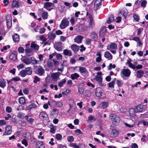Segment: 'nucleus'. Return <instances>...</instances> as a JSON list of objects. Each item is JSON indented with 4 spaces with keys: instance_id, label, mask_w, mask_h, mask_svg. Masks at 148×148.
<instances>
[{
    "instance_id": "obj_1",
    "label": "nucleus",
    "mask_w": 148,
    "mask_h": 148,
    "mask_svg": "<svg viewBox=\"0 0 148 148\" xmlns=\"http://www.w3.org/2000/svg\"><path fill=\"white\" fill-rule=\"evenodd\" d=\"M95 95L97 97L99 98H102L104 96L103 90L101 87H97L94 89Z\"/></svg>"
},
{
    "instance_id": "obj_2",
    "label": "nucleus",
    "mask_w": 148,
    "mask_h": 148,
    "mask_svg": "<svg viewBox=\"0 0 148 148\" xmlns=\"http://www.w3.org/2000/svg\"><path fill=\"white\" fill-rule=\"evenodd\" d=\"M110 117L113 124L116 125L120 122V118L116 115L114 114H111L110 115Z\"/></svg>"
},
{
    "instance_id": "obj_3",
    "label": "nucleus",
    "mask_w": 148,
    "mask_h": 148,
    "mask_svg": "<svg viewBox=\"0 0 148 148\" xmlns=\"http://www.w3.org/2000/svg\"><path fill=\"white\" fill-rule=\"evenodd\" d=\"M69 24V22L67 19L64 18L62 20L60 25V27L61 29H63L67 27Z\"/></svg>"
},
{
    "instance_id": "obj_4",
    "label": "nucleus",
    "mask_w": 148,
    "mask_h": 148,
    "mask_svg": "<svg viewBox=\"0 0 148 148\" xmlns=\"http://www.w3.org/2000/svg\"><path fill=\"white\" fill-rule=\"evenodd\" d=\"M131 73V71L128 69H123L121 70V74L123 78L124 77H128L130 76Z\"/></svg>"
},
{
    "instance_id": "obj_5",
    "label": "nucleus",
    "mask_w": 148,
    "mask_h": 148,
    "mask_svg": "<svg viewBox=\"0 0 148 148\" xmlns=\"http://www.w3.org/2000/svg\"><path fill=\"white\" fill-rule=\"evenodd\" d=\"M145 106L140 104L138 105L135 107L136 112H143L145 110Z\"/></svg>"
},
{
    "instance_id": "obj_6",
    "label": "nucleus",
    "mask_w": 148,
    "mask_h": 148,
    "mask_svg": "<svg viewBox=\"0 0 148 148\" xmlns=\"http://www.w3.org/2000/svg\"><path fill=\"white\" fill-rule=\"evenodd\" d=\"M107 32L106 29L105 27H102L99 31V36L100 37H103Z\"/></svg>"
},
{
    "instance_id": "obj_7",
    "label": "nucleus",
    "mask_w": 148,
    "mask_h": 148,
    "mask_svg": "<svg viewBox=\"0 0 148 148\" xmlns=\"http://www.w3.org/2000/svg\"><path fill=\"white\" fill-rule=\"evenodd\" d=\"M88 18L90 20L89 26L90 27L92 28L95 25V23L91 13L89 14Z\"/></svg>"
},
{
    "instance_id": "obj_8",
    "label": "nucleus",
    "mask_w": 148,
    "mask_h": 148,
    "mask_svg": "<svg viewBox=\"0 0 148 148\" xmlns=\"http://www.w3.org/2000/svg\"><path fill=\"white\" fill-rule=\"evenodd\" d=\"M17 52L16 51H14L10 54L9 58L11 60H15L17 58Z\"/></svg>"
},
{
    "instance_id": "obj_9",
    "label": "nucleus",
    "mask_w": 148,
    "mask_h": 148,
    "mask_svg": "<svg viewBox=\"0 0 148 148\" xmlns=\"http://www.w3.org/2000/svg\"><path fill=\"white\" fill-rule=\"evenodd\" d=\"M102 4V3H100L98 0H96L94 3V10H97L98 9L100 8V6Z\"/></svg>"
},
{
    "instance_id": "obj_10",
    "label": "nucleus",
    "mask_w": 148,
    "mask_h": 148,
    "mask_svg": "<svg viewBox=\"0 0 148 148\" xmlns=\"http://www.w3.org/2000/svg\"><path fill=\"white\" fill-rule=\"evenodd\" d=\"M25 119L31 125H32L34 121V119L31 117L30 116L27 115L25 116Z\"/></svg>"
},
{
    "instance_id": "obj_11",
    "label": "nucleus",
    "mask_w": 148,
    "mask_h": 148,
    "mask_svg": "<svg viewBox=\"0 0 148 148\" xmlns=\"http://www.w3.org/2000/svg\"><path fill=\"white\" fill-rule=\"evenodd\" d=\"M117 46L116 43L114 42H111L107 46V49L110 50V49H115L117 48Z\"/></svg>"
},
{
    "instance_id": "obj_12",
    "label": "nucleus",
    "mask_w": 148,
    "mask_h": 148,
    "mask_svg": "<svg viewBox=\"0 0 148 148\" xmlns=\"http://www.w3.org/2000/svg\"><path fill=\"white\" fill-rule=\"evenodd\" d=\"M5 130L6 132H5L4 133L3 135H7L11 134L12 132L11 130V127L10 126L6 125L5 127Z\"/></svg>"
},
{
    "instance_id": "obj_13",
    "label": "nucleus",
    "mask_w": 148,
    "mask_h": 148,
    "mask_svg": "<svg viewBox=\"0 0 148 148\" xmlns=\"http://www.w3.org/2000/svg\"><path fill=\"white\" fill-rule=\"evenodd\" d=\"M90 36L92 41H97L98 39V36L95 32H92Z\"/></svg>"
},
{
    "instance_id": "obj_14",
    "label": "nucleus",
    "mask_w": 148,
    "mask_h": 148,
    "mask_svg": "<svg viewBox=\"0 0 148 148\" xmlns=\"http://www.w3.org/2000/svg\"><path fill=\"white\" fill-rule=\"evenodd\" d=\"M83 38V37L82 36L78 35L74 38V41L75 42L79 43L81 42Z\"/></svg>"
},
{
    "instance_id": "obj_15",
    "label": "nucleus",
    "mask_w": 148,
    "mask_h": 148,
    "mask_svg": "<svg viewBox=\"0 0 148 148\" xmlns=\"http://www.w3.org/2000/svg\"><path fill=\"white\" fill-rule=\"evenodd\" d=\"M119 13L121 14L125 18H126L128 14L127 11L126 9H122L120 10Z\"/></svg>"
},
{
    "instance_id": "obj_16",
    "label": "nucleus",
    "mask_w": 148,
    "mask_h": 148,
    "mask_svg": "<svg viewBox=\"0 0 148 148\" xmlns=\"http://www.w3.org/2000/svg\"><path fill=\"white\" fill-rule=\"evenodd\" d=\"M47 36L49 40H53L56 37L55 34L51 32L49 33Z\"/></svg>"
},
{
    "instance_id": "obj_17",
    "label": "nucleus",
    "mask_w": 148,
    "mask_h": 148,
    "mask_svg": "<svg viewBox=\"0 0 148 148\" xmlns=\"http://www.w3.org/2000/svg\"><path fill=\"white\" fill-rule=\"evenodd\" d=\"M12 38L13 40L15 42H18L19 41V36L17 34H16L13 35L12 36Z\"/></svg>"
},
{
    "instance_id": "obj_18",
    "label": "nucleus",
    "mask_w": 148,
    "mask_h": 148,
    "mask_svg": "<svg viewBox=\"0 0 148 148\" xmlns=\"http://www.w3.org/2000/svg\"><path fill=\"white\" fill-rule=\"evenodd\" d=\"M109 103L108 102H103L101 103L99 105V107L102 109H105L108 106Z\"/></svg>"
},
{
    "instance_id": "obj_19",
    "label": "nucleus",
    "mask_w": 148,
    "mask_h": 148,
    "mask_svg": "<svg viewBox=\"0 0 148 148\" xmlns=\"http://www.w3.org/2000/svg\"><path fill=\"white\" fill-rule=\"evenodd\" d=\"M144 74V72L143 70H139L137 71L136 75L138 78H140Z\"/></svg>"
},
{
    "instance_id": "obj_20",
    "label": "nucleus",
    "mask_w": 148,
    "mask_h": 148,
    "mask_svg": "<svg viewBox=\"0 0 148 148\" xmlns=\"http://www.w3.org/2000/svg\"><path fill=\"white\" fill-rule=\"evenodd\" d=\"M79 71L81 73H85L87 74L88 73V71L87 69L83 66L79 67Z\"/></svg>"
},
{
    "instance_id": "obj_21",
    "label": "nucleus",
    "mask_w": 148,
    "mask_h": 148,
    "mask_svg": "<svg viewBox=\"0 0 148 148\" xmlns=\"http://www.w3.org/2000/svg\"><path fill=\"white\" fill-rule=\"evenodd\" d=\"M118 132L116 129H112L110 134L111 136L112 137H116L119 134Z\"/></svg>"
},
{
    "instance_id": "obj_22",
    "label": "nucleus",
    "mask_w": 148,
    "mask_h": 148,
    "mask_svg": "<svg viewBox=\"0 0 148 148\" xmlns=\"http://www.w3.org/2000/svg\"><path fill=\"white\" fill-rule=\"evenodd\" d=\"M7 17L6 16V25L8 28H10L12 26V21L11 19H7Z\"/></svg>"
},
{
    "instance_id": "obj_23",
    "label": "nucleus",
    "mask_w": 148,
    "mask_h": 148,
    "mask_svg": "<svg viewBox=\"0 0 148 148\" xmlns=\"http://www.w3.org/2000/svg\"><path fill=\"white\" fill-rule=\"evenodd\" d=\"M31 47L36 50H38L39 49V46L36 44L34 42H32L31 43Z\"/></svg>"
},
{
    "instance_id": "obj_24",
    "label": "nucleus",
    "mask_w": 148,
    "mask_h": 148,
    "mask_svg": "<svg viewBox=\"0 0 148 148\" xmlns=\"http://www.w3.org/2000/svg\"><path fill=\"white\" fill-rule=\"evenodd\" d=\"M95 79L97 82H98L100 85L101 84L102 82V77L101 76H99L96 75L95 77Z\"/></svg>"
},
{
    "instance_id": "obj_25",
    "label": "nucleus",
    "mask_w": 148,
    "mask_h": 148,
    "mask_svg": "<svg viewBox=\"0 0 148 148\" xmlns=\"http://www.w3.org/2000/svg\"><path fill=\"white\" fill-rule=\"evenodd\" d=\"M104 57L108 60H110L112 59V56L109 51H106L104 54Z\"/></svg>"
},
{
    "instance_id": "obj_26",
    "label": "nucleus",
    "mask_w": 148,
    "mask_h": 148,
    "mask_svg": "<svg viewBox=\"0 0 148 148\" xmlns=\"http://www.w3.org/2000/svg\"><path fill=\"white\" fill-rule=\"evenodd\" d=\"M32 51L31 48L27 47L25 49V53L26 55L27 56H30L32 55V54H30V53H32Z\"/></svg>"
},
{
    "instance_id": "obj_27",
    "label": "nucleus",
    "mask_w": 148,
    "mask_h": 148,
    "mask_svg": "<svg viewBox=\"0 0 148 148\" xmlns=\"http://www.w3.org/2000/svg\"><path fill=\"white\" fill-rule=\"evenodd\" d=\"M53 5H54L53 3L47 2L44 3L43 5V7L45 9H47V8H49Z\"/></svg>"
},
{
    "instance_id": "obj_28",
    "label": "nucleus",
    "mask_w": 148,
    "mask_h": 148,
    "mask_svg": "<svg viewBox=\"0 0 148 148\" xmlns=\"http://www.w3.org/2000/svg\"><path fill=\"white\" fill-rule=\"evenodd\" d=\"M37 72L38 74L40 75L41 76L45 73V70L41 66H40L38 68Z\"/></svg>"
},
{
    "instance_id": "obj_29",
    "label": "nucleus",
    "mask_w": 148,
    "mask_h": 148,
    "mask_svg": "<svg viewBox=\"0 0 148 148\" xmlns=\"http://www.w3.org/2000/svg\"><path fill=\"white\" fill-rule=\"evenodd\" d=\"M23 62L26 64H29L31 63V60L28 58L26 57L23 58Z\"/></svg>"
},
{
    "instance_id": "obj_30",
    "label": "nucleus",
    "mask_w": 148,
    "mask_h": 148,
    "mask_svg": "<svg viewBox=\"0 0 148 148\" xmlns=\"http://www.w3.org/2000/svg\"><path fill=\"white\" fill-rule=\"evenodd\" d=\"M69 147L74 148H80V147L79 146H82V144L81 143H79L78 145H77L75 143H70L69 144Z\"/></svg>"
},
{
    "instance_id": "obj_31",
    "label": "nucleus",
    "mask_w": 148,
    "mask_h": 148,
    "mask_svg": "<svg viewBox=\"0 0 148 148\" xmlns=\"http://www.w3.org/2000/svg\"><path fill=\"white\" fill-rule=\"evenodd\" d=\"M19 2L16 1V0H13L12 3V5L13 8H18L19 6Z\"/></svg>"
},
{
    "instance_id": "obj_32",
    "label": "nucleus",
    "mask_w": 148,
    "mask_h": 148,
    "mask_svg": "<svg viewBox=\"0 0 148 148\" xmlns=\"http://www.w3.org/2000/svg\"><path fill=\"white\" fill-rule=\"evenodd\" d=\"M71 49L74 51H77L79 49V46L75 45H71Z\"/></svg>"
},
{
    "instance_id": "obj_33",
    "label": "nucleus",
    "mask_w": 148,
    "mask_h": 148,
    "mask_svg": "<svg viewBox=\"0 0 148 148\" xmlns=\"http://www.w3.org/2000/svg\"><path fill=\"white\" fill-rule=\"evenodd\" d=\"M63 53L64 55L68 56H70L72 55L71 51L67 49H65L63 50Z\"/></svg>"
},
{
    "instance_id": "obj_34",
    "label": "nucleus",
    "mask_w": 148,
    "mask_h": 148,
    "mask_svg": "<svg viewBox=\"0 0 148 148\" xmlns=\"http://www.w3.org/2000/svg\"><path fill=\"white\" fill-rule=\"evenodd\" d=\"M79 75L77 73H75L72 74L71 75V77L72 80L75 79H77V78L79 77Z\"/></svg>"
},
{
    "instance_id": "obj_35",
    "label": "nucleus",
    "mask_w": 148,
    "mask_h": 148,
    "mask_svg": "<svg viewBox=\"0 0 148 148\" xmlns=\"http://www.w3.org/2000/svg\"><path fill=\"white\" fill-rule=\"evenodd\" d=\"M114 20L113 15L111 14L108 18V20L107 21V23L108 24H110L112 22L114 21Z\"/></svg>"
},
{
    "instance_id": "obj_36",
    "label": "nucleus",
    "mask_w": 148,
    "mask_h": 148,
    "mask_svg": "<svg viewBox=\"0 0 148 148\" xmlns=\"http://www.w3.org/2000/svg\"><path fill=\"white\" fill-rule=\"evenodd\" d=\"M47 114L46 113L44 112H40L39 116L40 118L41 119H43L46 117Z\"/></svg>"
},
{
    "instance_id": "obj_37",
    "label": "nucleus",
    "mask_w": 148,
    "mask_h": 148,
    "mask_svg": "<svg viewBox=\"0 0 148 148\" xmlns=\"http://www.w3.org/2000/svg\"><path fill=\"white\" fill-rule=\"evenodd\" d=\"M116 78H114V80L108 84V87L110 88H114V84L115 82V80Z\"/></svg>"
},
{
    "instance_id": "obj_38",
    "label": "nucleus",
    "mask_w": 148,
    "mask_h": 148,
    "mask_svg": "<svg viewBox=\"0 0 148 148\" xmlns=\"http://www.w3.org/2000/svg\"><path fill=\"white\" fill-rule=\"evenodd\" d=\"M26 74L28 75H30L32 73V69L30 67H28L25 69Z\"/></svg>"
},
{
    "instance_id": "obj_39",
    "label": "nucleus",
    "mask_w": 148,
    "mask_h": 148,
    "mask_svg": "<svg viewBox=\"0 0 148 148\" xmlns=\"http://www.w3.org/2000/svg\"><path fill=\"white\" fill-rule=\"evenodd\" d=\"M37 106L35 104L32 103L29 106H27L26 107V108L27 110H29L32 108H35Z\"/></svg>"
},
{
    "instance_id": "obj_40",
    "label": "nucleus",
    "mask_w": 148,
    "mask_h": 148,
    "mask_svg": "<svg viewBox=\"0 0 148 148\" xmlns=\"http://www.w3.org/2000/svg\"><path fill=\"white\" fill-rule=\"evenodd\" d=\"M18 102L20 104L24 105L25 102L24 97H21L19 99Z\"/></svg>"
},
{
    "instance_id": "obj_41",
    "label": "nucleus",
    "mask_w": 148,
    "mask_h": 148,
    "mask_svg": "<svg viewBox=\"0 0 148 148\" xmlns=\"http://www.w3.org/2000/svg\"><path fill=\"white\" fill-rule=\"evenodd\" d=\"M127 63L128 64L129 66L131 68L134 69H135L136 66L132 64L131 62V60H127Z\"/></svg>"
},
{
    "instance_id": "obj_42",
    "label": "nucleus",
    "mask_w": 148,
    "mask_h": 148,
    "mask_svg": "<svg viewBox=\"0 0 148 148\" xmlns=\"http://www.w3.org/2000/svg\"><path fill=\"white\" fill-rule=\"evenodd\" d=\"M6 82L4 79H3L0 82V87L4 88L6 86Z\"/></svg>"
},
{
    "instance_id": "obj_43",
    "label": "nucleus",
    "mask_w": 148,
    "mask_h": 148,
    "mask_svg": "<svg viewBox=\"0 0 148 148\" xmlns=\"http://www.w3.org/2000/svg\"><path fill=\"white\" fill-rule=\"evenodd\" d=\"M25 114L21 112H19L17 114V116L20 119H23L25 118Z\"/></svg>"
},
{
    "instance_id": "obj_44",
    "label": "nucleus",
    "mask_w": 148,
    "mask_h": 148,
    "mask_svg": "<svg viewBox=\"0 0 148 148\" xmlns=\"http://www.w3.org/2000/svg\"><path fill=\"white\" fill-rule=\"evenodd\" d=\"M50 126V133L53 134H55L56 132V127L54 126L53 125H51Z\"/></svg>"
},
{
    "instance_id": "obj_45",
    "label": "nucleus",
    "mask_w": 148,
    "mask_h": 148,
    "mask_svg": "<svg viewBox=\"0 0 148 148\" xmlns=\"http://www.w3.org/2000/svg\"><path fill=\"white\" fill-rule=\"evenodd\" d=\"M116 81V84L119 88L120 87L122 86L123 84V82L121 80H117Z\"/></svg>"
},
{
    "instance_id": "obj_46",
    "label": "nucleus",
    "mask_w": 148,
    "mask_h": 148,
    "mask_svg": "<svg viewBox=\"0 0 148 148\" xmlns=\"http://www.w3.org/2000/svg\"><path fill=\"white\" fill-rule=\"evenodd\" d=\"M43 144L42 141H38L36 142V148H40V147H41Z\"/></svg>"
},
{
    "instance_id": "obj_47",
    "label": "nucleus",
    "mask_w": 148,
    "mask_h": 148,
    "mask_svg": "<svg viewBox=\"0 0 148 148\" xmlns=\"http://www.w3.org/2000/svg\"><path fill=\"white\" fill-rule=\"evenodd\" d=\"M66 82V79H63L60 82L58 83V85L60 87H61L63 86V84H65Z\"/></svg>"
},
{
    "instance_id": "obj_48",
    "label": "nucleus",
    "mask_w": 148,
    "mask_h": 148,
    "mask_svg": "<svg viewBox=\"0 0 148 148\" xmlns=\"http://www.w3.org/2000/svg\"><path fill=\"white\" fill-rule=\"evenodd\" d=\"M129 112L130 115L131 116L134 115L135 112H136V111L135 110V108L134 109L132 108H130L129 110Z\"/></svg>"
},
{
    "instance_id": "obj_49",
    "label": "nucleus",
    "mask_w": 148,
    "mask_h": 148,
    "mask_svg": "<svg viewBox=\"0 0 148 148\" xmlns=\"http://www.w3.org/2000/svg\"><path fill=\"white\" fill-rule=\"evenodd\" d=\"M48 13L47 12H44L42 14V16L43 19H46L48 18Z\"/></svg>"
},
{
    "instance_id": "obj_50",
    "label": "nucleus",
    "mask_w": 148,
    "mask_h": 148,
    "mask_svg": "<svg viewBox=\"0 0 148 148\" xmlns=\"http://www.w3.org/2000/svg\"><path fill=\"white\" fill-rule=\"evenodd\" d=\"M21 76L22 77H24L25 76L27 75L25 70V69L22 70L20 72Z\"/></svg>"
},
{
    "instance_id": "obj_51",
    "label": "nucleus",
    "mask_w": 148,
    "mask_h": 148,
    "mask_svg": "<svg viewBox=\"0 0 148 148\" xmlns=\"http://www.w3.org/2000/svg\"><path fill=\"white\" fill-rule=\"evenodd\" d=\"M133 18L134 20L136 22H138L139 19V17L136 14H133Z\"/></svg>"
},
{
    "instance_id": "obj_52",
    "label": "nucleus",
    "mask_w": 148,
    "mask_h": 148,
    "mask_svg": "<svg viewBox=\"0 0 148 148\" xmlns=\"http://www.w3.org/2000/svg\"><path fill=\"white\" fill-rule=\"evenodd\" d=\"M67 140L69 142L72 143L73 141L74 138L72 136H69L67 138Z\"/></svg>"
},
{
    "instance_id": "obj_53",
    "label": "nucleus",
    "mask_w": 148,
    "mask_h": 148,
    "mask_svg": "<svg viewBox=\"0 0 148 148\" xmlns=\"http://www.w3.org/2000/svg\"><path fill=\"white\" fill-rule=\"evenodd\" d=\"M29 58L30 60H31V63L32 62H33L32 63L34 64H37V61L34 58L31 57H30Z\"/></svg>"
},
{
    "instance_id": "obj_54",
    "label": "nucleus",
    "mask_w": 148,
    "mask_h": 148,
    "mask_svg": "<svg viewBox=\"0 0 148 148\" xmlns=\"http://www.w3.org/2000/svg\"><path fill=\"white\" fill-rule=\"evenodd\" d=\"M58 113V111L56 109H54L52 111L51 113V115L53 116L54 114H57Z\"/></svg>"
},
{
    "instance_id": "obj_55",
    "label": "nucleus",
    "mask_w": 148,
    "mask_h": 148,
    "mask_svg": "<svg viewBox=\"0 0 148 148\" xmlns=\"http://www.w3.org/2000/svg\"><path fill=\"white\" fill-rule=\"evenodd\" d=\"M62 137V135L59 134H56V138L58 140H61Z\"/></svg>"
},
{
    "instance_id": "obj_56",
    "label": "nucleus",
    "mask_w": 148,
    "mask_h": 148,
    "mask_svg": "<svg viewBox=\"0 0 148 148\" xmlns=\"http://www.w3.org/2000/svg\"><path fill=\"white\" fill-rule=\"evenodd\" d=\"M22 143L24 145L25 147H27L28 145L27 140L25 138L22 141Z\"/></svg>"
},
{
    "instance_id": "obj_57",
    "label": "nucleus",
    "mask_w": 148,
    "mask_h": 148,
    "mask_svg": "<svg viewBox=\"0 0 148 148\" xmlns=\"http://www.w3.org/2000/svg\"><path fill=\"white\" fill-rule=\"evenodd\" d=\"M40 81V79L37 76H35L34 77V80L33 81V82L34 83H36Z\"/></svg>"
},
{
    "instance_id": "obj_58",
    "label": "nucleus",
    "mask_w": 148,
    "mask_h": 148,
    "mask_svg": "<svg viewBox=\"0 0 148 148\" xmlns=\"http://www.w3.org/2000/svg\"><path fill=\"white\" fill-rule=\"evenodd\" d=\"M116 65L114 64L112 65L111 63H110L108 66V69L109 70H111L112 68L114 69L116 67Z\"/></svg>"
},
{
    "instance_id": "obj_59",
    "label": "nucleus",
    "mask_w": 148,
    "mask_h": 148,
    "mask_svg": "<svg viewBox=\"0 0 148 148\" xmlns=\"http://www.w3.org/2000/svg\"><path fill=\"white\" fill-rule=\"evenodd\" d=\"M147 3V1L145 0H144L142 1L141 3V5L142 7L145 8L146 7V4Z\"/></svg>"
},
{
    "instance_id": "obj_60",
    "label": "nucleus",
    "mask_w": 148,
    "mask_h": 148,
    "mask_svg": "<svg viewBox=\"0 0 148 148\" xmlns=\"http://www.w3.org/2000/svg\"><path fill=\"white\" fill-rule=\"evenodd\" d=\"M18 50L19 53H24V49L22 47H19L18 48Z\"/></svg>"
},
{
    "instance_id": "obj_61",
    "label": "nucleus",
    "mask_w": 148,
    "mask_h": 148,
    "mask_svg": "<svg viewBox=\"0 0 148 148\" xmlns=\"http://www.w3.org/2000/svg\"><path fill=\"white\" fill-rule=\"evenodd\" d=\"M5 110L8 113H10L12 111V109L11 107L8 106L6 107Z\"/></svg>"
},
{
    "instance_id": "obj_62",
    "label": "nucleus",
    "mask_w": 148,
    "mask_h": 148,
    "mask_svg": "<svg viewBox=\"0 0 148 148\" xmlns=\"http://www.w3.org/2000/svg\"><path fill=\"white\" fill-rule=\"evenodd\" d=\"M78 92L81 94H82L84 92V89L82 87H78Z\"/></svg>"
},
{
    "instance_id": "obj_63",
    "label": "nucleus",
    "mask_w": 148,
    "mask_h": 148,
    "mask_svg": "<svg viewBox=\"0 0 148 148\" xmlns=\"http://www.w3.org/2000/svg\"><path fill=\"white\" fill-rule=\"evenodd\" d=\"M143 28L141 27L138 28L137 30V35H139L141 34V32L143 31Z\"/></svg>"
},
{
    "instance_id": "obj_64",
    "label": "nucleus",
    "mask_w": 148,
    "mask_h": 148,
    "mask_svg": "<svg viewBox=\"0 0 148 148\" xmlns=\"http://www.w3.org/2000/svg\"><path fill=\"white\" fill-rule=\"evenodd\" d=\"M51 76L53 79H57L59 77L56 73H52L51 75Z\"/></svg>"
}]
</instances>
